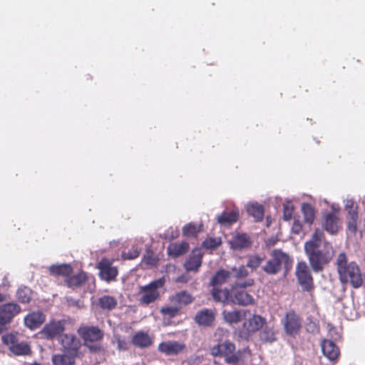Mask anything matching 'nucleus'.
Listing matches in <instances>:
<instances>
[{"mask_svg":"<svg viewBox=\"0 0 365 365\" xmlns=\"http://www.w3.org/2000/svg\"><path fill=\"white\" fill-rule=\"evenodd\" d=\"M358 218L357 213H352V215L349 216V222L347 225V229L349 232L355 233L357 229L356 221Z\"/></svg>","mask_w":365,"mask_h":365,"instance_id":"45","label":"nucleus"},{"mask_svg":"<svg viewBox=\"0 0 365 365\" xmlns=\"http://www.w3.org/2000/svg\"><path fill=\"white\" fill-rule=\"evenodd\" d=\"M303 229L302 222L299 219L294 217L293 225L292 226V232L294 234H299Z\"/></svg>","mask_w":365,"mask_h":365,"instance_id":"47","label":"nucleus"},{"mask_svg":"<svg viewBox=\"0 0 365 365\" xmlns=\"http://www.w3.org/2000/svg\"><path fill=\"white\" fill-rule=\"evenodd\" d=\"M215 319V312L212 309H203L200 310L195 317V322L202 327H210Z\"/></svg>","mask_w":365,"mask_h":365,"instance_id":"17","label":"nucleus"},{"mask_svg":"<svg viewBox=\"0 0 365 365\" xmlns=\"http://www.w3.org/2000/svg\"><path fill=\"white\" fill-rule=\"evenodd\" d=\"M345 210L348 212V215H352V213H357V207L352 200H346L345 201Z\"/></svg>","mask_w":365,"mask_h":365,"instance_id":"46","label":"nucleus"},{"mask_svg":"<svg viewBox=\"0 0 365 365\" xmlns=\"http://www.w3.org/2000/svg\"><path fill=\"white\" fill-rule=\"evenodd\" d=\"M346 299H347V302H343V306H344V310L343 311H344V313L345 314H346L347 311L349 309H351V308L353 307V297H352V296H351L349 297H345L343 299V300H346Z\"/></svg>","mask_w":365,"mask_h":365,"instance_id":"49","label":"nucleus"},{"mask_svg":"<svg viewBox=\"0 0 365 365\" xmlns=\"http://www.w3.org/2000/svg\"><path fill=\"white\" fill-rule=\"evenodd\" d=\"M86 346L88 347V349L91 351H93V352H98L101 349V347L98 344L89 345L88 343H87Z\"/></svg>","mask_w":365,"mask_h":365,"instance_id":"51","label":"nucleus"},{"mask_svg":"<svg viewBox=\"0 0 365 365\" xmlns=\"http://www.w3.org/2000/svg\"><path fill=\"white\" fill-rule=\"evenodd\" d=\"M189 249V245L186 242L180 243H171L168 247V254L172 257H178L185 254Z\"/></svg>","mask_w":365,"mask_h":365,"instance_id":"24","label":"nucleus"},{"mask_svg":"<svg viewBox=\"0 0 365 365\" xmlns=\"http://www.w3.org/2000/svg\"><path fill=\"white\" fill-rule=\"evenodd\" d=\"M99 306L103 309L111 310L117 306V300L111 296H103L98 299Z\"/></svg>","mask_w":365,"mask_h":365,"instance_id":"34","label":"nucleus"},{"mask_svg":"<svg viewBox=\"0 0 365 365\" xmlns=\"http://www.w3.org/2000/svg\"><path fill=\"white\" fill-rule=\"evenodd\" d=\"M295 274L298 283L304 290L309 291L313 286V278L309 267L305 262H299L296 266Z\"/></svg>","mask_w":365,"mask_h":365,"instance_id":"7","label":"nucleus"},{"mask_svg":"<svg viewBox=\"0 0 365 365\" xmlns=\"http://www.w3.org/2000/svg\"><path fill=\"white\" fill-rule=\"evenodd\" d=\"M220 243V239L209 238L203 242L202 245L205 249L213 250L217 247Z\"/></svg>","mask_w":365,"mask_h":365,"instance_id":"42","label":"nucleus"},{"mask_svg":"<svg viewBox=\"0 0 365 365\" xmlns=\"http://www.w3.org/2000/svg\"><path fill=\"white\" fill-rule=\"evenodd\" d=\"M132 342L136 346L144 348L152 344V339L148 334L138 331L133 336Z\"/></svg>","mask_w":365,"mask_h":365,"instance_id":"30","label":"nucleus"},{"mask_svg":"<svg viewBox=\"0 0 365 365\" xmlns=\"http://www.w3.org/2000/svg\"><path fill=\"white\" fill-rule=\"evenodd\" d=\"M230 248L233 250L240 251L248 249L252 245V240L246 233H234L228 241Z\"/></svg>","mask_w":365,"mask_h":365,"instance_id":"15","label":"nucleus"},{"mask_svg":"<svg viewBox=\"0 0 365 365\" xmlns=\"http://www.w3.org/2000/svg\"><path fill=\"white\" fill-rule=\"evenodd\" d=\"M235 351V346L230 341H225L211 348V354L225 359L227 364H237L240 361V354Z\"/></svg>","mask_w":365,"mask_h":365,"instance_id":"5","label":"nucleus"},{"mask_svg":"<svg viewBox=\"0 0 365 365\" xmlns=\"http://www.w3.org/2000/svg\"><path fill=\"white\" fill-rule=\"evenodd\" d=\"M294 211V206L290 202H287L284 204V213H283V219L285 221H289L291 220L292 217V213Z\"/></svg>","mask_w":365,"mask_h":365,"instance_id":"44","label":"nucleus"},{"mask_svg":"<svg viewBox=\"0 0 365 365\" xmlns=\"http://www.w3.org/2000/svg\"><path fill=\"white\" fill-rule=\"evenodd\" d=\"M249 312L245 309H235L232 311H223L222 316L224 320L230 324H237L241 322Z\"/></svg>","mask_w":365,"mask_h":365,"instance_id":"20","label":"nucleus"},{"mask_svg":"<svg viewBox=\"0 0 365 365\" xmlns=\"http://www.w3.org/2000/svg\"><path fill=\"white\" fill-rule=\"evenodd\" d=\"M86 277L83 272L75 274L67 279L68 285L71 287H77L86 282Z\"/></svg>","mask_w":365,"mask_h":365,"instance_id":"36","label":"nucleus"},{"mask_svg":"<svg viewBox=\"0 0 365 365\" xmlns=\"http://www.w3.org/2000/svg\"><path fill=\"white\" fill-rule=\"evenodd\" d=\"M20 312V307L15 303H8L0 307V333L4 326L9 323L14 317Z\"/></svg>","mask_w":365,"mask_h":365,"instance_id":"12","label":"nucleus"},{"mask_svg":"<svg viewBox=\"0 0 365 365\" xmlns=\"http://www.w3.org/2000/svg\"><path fill=\"white\" fill-rule=\"evenodd\" d=\"M65 331V322L63 321H51L46 324L42 329L41 334L46 339H53L63 335Z\"/></svg>","mask_w":365,"mask_h":365,"instance_id":"10","label":"nucleus"},{"mask_svg":"<svg viewBox=\"0 0 365 365\" xmlns=\"http://www.w3.org/2000/svg\"><path fill=\"white\" fill-rule=\"evenodd\" d=\"M231 279V273L229 271L221 269L212 278L211 284L213 287H218L230 282Z\"/></svg>","mask_w":365,"mask_h":365,"instance_id":"31","label":"nucleus"},{"mask_svg":"<svg viewBox=\"0 0 365 365\" xmlns=\"http://www.w3.org/2000/svg\"><path fill=\"white\" fill-rule=\"evenodd\" d=\"M276 242H277V240H276V239H274V238H270V239H269V240H267V242H266V245H267V246H269V247H270V246H273V245H275Z\"/></svg>","mask_w":365,"mask_h":365,"instance_id":"54","label":"nucleus"},{"mask_svg":"<svg viewBox=\"0 0 365 365\" xmlns=\"http://www.w3.org/2000/svg\"><path fill=\"white\" fill-rule=\"evenodd\" d=\"M170 301L175 305L185 306L191 304L194 298L186 291H181L175 293L169 298Z\"/></svg>","mask_w":365,"mask_h":365,"instance_id":"22","label":"nucleus"},{"mask_svg":"<svg viewBox=\"0 0 365 365\" xmlns=\"http://www.w3.org/2000/svg\"><path fill=\"white\" fill-rule=\"evenodd\" d=\"M49 272L51 274L57 275H68L71 272V267L69 264H53L50 266Z\"/></svg>","mask_w":365,"mask_h":365,"instance_id":"33","label":"nucleus"},{"mask_svg":"<svg viewBox=\"0 0 365 365\" xmlns=\"http://www.w3.org/2000/svg\"><path fill=\"white\" fill-rule=\"evenodd\" d=\"M304 250L314 272H322L334 254L331 244L324 240V233L319 228H316L312 238L305 242Z\"/></svg>","mask_w":365,"mask_h":365,"instance_id":"1","label":"nucleus"},{"mask_svg":"<svg viewBox=\"0 0 365 365\" xmlns=\"http://www.w3.org/2000/svg\"><path fill=\"white\" fill-rule=\"evenodd\" d=\"M260 338L263 341L272 342L275 341V332L273 329L265 327L260 334Z\"/></svg>","mask_w":365,"mask_h":365,"instance_id":"40","label":"nucleus"},{"mask_svg":"<svg viewBox=\"0 0 365 365\" xmlns=\"http://www.w3.org/2000/svg\"><path fill=\"white\" fill-rule=\"evenodd\" d=\"M76 356L62 352L61 354H53L51 357L53 365H75Z\"/></svg>","mask_w":365,"mask_h":365,"instance_id":"23","label":"nucleus"},{"mask_svg":"<svg viewBox=\"0 0 365 365\" xmlns=\"http://www.w3.org/2000/svg\"><path fill=\"white\" fill-rule=\"evenodd\" d=\"M4 297L2 294H0V302H2L4 300Z\"/></svg>","mask_w":365,"mask_h":365,"instance_id":"55","label":"nucleus"},{"mask_svg":"<svg viewBox=\"0 0 365 365\" xmlns=\"http://www.w3.org/2000/svg\"><path fill=\"white\" fill-rule=\"evenodd\" d=\"M142 262L146 265L153 266L157 263L156 259L150 255H148L143 257Z\"/></svg>","mask_w":365,"mask_h":365,"instance_id":"50","label":"nucleus"},{"mask_svg":"<svg viewBox=\"0 0 365 365\" xmlns=\"http://www.w3.org/2000/svg\"><path fill=\"white\" fill-rule=\"evenodd\" d=\"M282 322L286 334L289 336L297 334L302 327L300 318L294 312L287 313Z\"/></svg>","mask_w":365,"mask_h":365,"instance_id":"9","label":"nucleus"},{"mask_svg":"<svg viewBox=\"0 0 365 365\" xmlns=\"http://www.w3.org/2000/svg\"><path fill=\"white\" fill-rule=\"evenodd\" d=\"M45 321L44 314L40 312H34L29 314L24 319L25 325L31 329L38 327Z\"/></svg>","mask_w":365,"mask_h":365,"instance_id":"21","label":"nucleus"},{"mask_svg":"<svg viewBox=\"0 0 365 365\" xmlns=\"http://www.w3.org/2000/svg\"><path fill=\"white\" fill-rule=\"evenodd\" d=\"M292 263V260L287 253L276 249L271 252V258L262 267V269L268 274H276L282 267L289 269Z\"/></svg>","mask_w":365,"mask_h":365,"instance_id":"3","label":"nucleus"},{"mask_svg":"<svg viewBox=\"0 0 365 365\" xmlns=\"http://www.w3.org/2000/svg\"><path fill=\"white\" fill-rule=\"evenodd\" d=\"M264 319L258 315H253L247 321H246L243 326L248 332H255L258 331L264 324Z\"/></svg>","mask_w":365,"mask_h":365,"instance_id":"27","label":"nucleus"},{"mask_svg":"<svg viewBox=\"0 0 365 365\" xmlns=\"http://www.w3.org/2000/svg\"><path fill=\"white\" fill-rule=\"evenodd\" d=\"M99 269L100 277L106 282L114 280L118 275L116 267L112 265L111 262L107 259H103L97 265Z\"/></svg>","mask_w":365,"mask_h":365,"instance_id":"16","label":"nucleus"},{"mask_svg":"<svg viewBox=\"0 0 365 365\" xmlns=\"http://www.w3.org/2000/svg\"><path fill=\"white\" fill-rule=\"evenodd\" d=\"M127 347V344L124 340L120 339H118V348L119 349H125Z\"/></svg>","mask_w":365,"mask_h":365,"instance_id":"52","label":"nucleus"},{"mask_svg":"<svg viewBox=\"0 0 365 365\" xmlns=\"http://www.w3.org/2000/svg\"><path fill=\"white\" fill-rule=\"evenodd\" d=\"M247 212L256 220L259 221L263 218L264 210L261 205L257 202H250L247 205Z\"/></svg>","mask_w":365,"mask_h":365,"instance_id":"32","label":"nucleus"},{"mask_svg":"<svg viewBox=\"0 0 365 365\" xmlns=\"http://www.w3.org/2000/svg\"><path fill=\"white\" fill-rule=\"evenodd\" d=\"M301 212L304 217V223L310 227L315 219V208L309 203H302L301 206Z\"/></svg>","mask_w":365,"mask_h":365,"instance_id":"25","label":"nucleus"},{"mask_svg":"<svg viewBox=\"0 0 365 365\" xmlns=\"http://www.w3.org/2000/svg\"><path fill=\"white\" fill-rule=\"evenodd\" d=\"M335 264L341 283H350L355 289L362 285L363 279L359 267L355 262H349L344 252L339 254Z\"/></svg>","mask_w":365,"mask_h":365,"instance_id":"2","label":"nucleus"},{"mask_svg":"<svg viewBox=\"0 0 365 365\" xmlns=\"http://www.w3.org/2000/svg\"><path fill=\"white\" fill-rule=\"evenodd\" d=\"M322 351L324 356L331 361H335L339 355V349L331 340H323L321 344Z\"/></svg>","mask_w":365,"mask_h":365,"instance_id":"19","label":"nucleus"},{"mask_svg":"<svg viewBox=\"0 0 365 365\" xmlns=\"http://www.w3.org/2000/svg\"><path fill=\"white\" fill-rule=\"evenodd\" d=\"M185 349V344L176 341L162 342L158 346V350L166 355H177Z\"/></svg>","mask_w":365,"mask_h":365,"instance_id":"18","label":"nucleus"},{"mask_svg":"<svg viewBox=\"0 0 365 365\" xmlns=\"http://www.w3.org/2000/svg\"><path fill=\"white\" fill-rule=\"evenodd\" d=\"M238 210L234 209L230 212H224L217 217V222L222 225H230L238 219Z\"/></svg>","mask_w":365,"mask_h":365,"instance_id":"29","label":"nucleus"},{"mask_svg":"<svg viewBox=\"0 0 365 365\" xmlns=\"http://www.w3.org/2000/svg\"><path fill=\"white\" fill-rule=\"evenodd\" d=\"M231 303L240 306H248L255 303L253 297L246 289L241 288L231 289Z\"/></svg>","mask_w":365,"mask_h":365,"instance_id":"14","label":"nucleus"},{"mask_svg":"<svg viewBox=\"0 0 365 365\" xmlns=\"http://www.w3.org/2000/svg\"><path fill=\"white\" fill-rule=\"evenodd\" d=\"M2 341L9 346V350L15 355H29L31 348L28 343L19 341L14 334H7L2 336Z\"/></svg>","mask_w":365,"mask_h":365,"instance_id":"6","label":"nucleus"},{"mask_svg":"<svg viewBox=\"0 0 365 365\" xmlns=\"http://www.w3.org/2000/svg\"><path fill=\"white\" fill-rule=\"evenodd\" d=\"M78 335L83 339L84 344L101 340L103 336V331L97 327H81L77 331Z\"/></svg>","mask_w":365,"mask_h":365,"instance_id":"13","label":"nucleus"},{"mask_svg":"<svg viewBox=\"0 0 365 365\" xmlns=\"http://www.w3.org/2000/svg\"><path fill=\"white\" fill-rule=\"evenodd\" d=\"M32 292L27 287H21L16 292L18 299L22 303H29L31 299Z\"/></svg>","mask_w":365,"mask_h":365,"instance_id":"35","label":"nucleus"},{"mask_svg":"<svg viewBox=\"0 0 365 365\" xmlns=\"http://www.w3.org/2000/svg\"><path fill=\"white\" fill-rule=\"evenodd\" d=\"M229 272L231 273V278L242 279L249 275V272L244 265L234 267Z\"/></svg>","mask_w":365,"mask_h":365,"instance_id":"37","label":"nucleus"},{"mask_svg":"<svg viewBox=\"0 0 365 365\" xmlns=\"http://www.w3.org/2000/svg\"><path fill=\"white\" fill-rule=\"evenodd\" d=\"M200 231V226L194 223H189L182 228V234L186 237L195 236Z\"/></svg>","mask_w":365,"mask_h":365,"instance_id":"38","label":"nucleus"},{"mask_svg":"<svg viewBox=\"0 0 365 365\" xmlns=\"http://www.w3.org/2000/svg\"><path fill=\"white\" fill-rule=\"evenodd\" d=\"M140 250H141L138 247L133 246L128 252H123L122 253V257L125 259H134L139 256Z\"/></svg>","mask_w":365,"mask_h":365,"instance_id":"41","label":"nucleus"},{"mask_svg":"<svg viewBox=\"0 0 365 365\" xmlns=\"http://www.w3.org/2000/svg\"><path fill=\"white\" fill-rule=\"evenodd\" d=\"M180 311V307L177 306H171V307H162L160 309V312L170 317H173L177 315V314Z\"/></svg>","mask_w":365,"mask_h":365,"instance_id":"43","label":"nucleus"},{"mask_svg":"<svg viewBox=\"0 0 365 365\" xmlns=\"http://www.w3.org/2000/svg\"><path fill=\"white\" fill-rule=\"evenodd\" d=\"M188 281V277L185 275H181L178 277L176 279V282H180V283H185Z\"/></svg>","mask_w":365,"mask_h":365,"instance_id":"53","label":"nucleus"},{"mask_svg":"<svg viewBox=\"0 0 365 365\" xmlns=\"http://www.w3.org/2000/svg\"><path fill=\"white\" fill-rule=\"evenodd\" d=\"M202 254L200 251L193 252L192 255L185 263V267L187 271H196L202 264Z\"/></svg>","mask_w":365,"mask_h":365,"instance_id":"28","label":"nucleus"},{"mask_svg":"<svg viewBox=\"0 0 365 365\" xmlns=\"http://www.w3.org/2000/svg\"><path fill=\"white\" fill-rule=\"evenodd\" d=\"M211 294L213 299L217 302L223 304L231 303V289L229 291L227 289H222L218 287H213Z\"/></svg>","mask_w":365,"mask_h":365,"instance_id":"26","label":"nucleus"},{"mask_svg":"<svg viewBox=\"0 0 365 365\" xmlns=\"http://www.w3.org/2000/svg\"><path fill=\"white\" fill-rule=\"evenodd\" d=\"M164 284L165 279L161 278L141 287L140 289V303L148 305L157 300L160 297L159 289L162 288Z\"/></svg>","mask_w":365,"mask_h":365,"instance_id":"4","label":"nucleus"},{"mask_svg":"<svg viewBox=\"0 0 365 365\" xmlns=\"http://www.w3.org/2000/svg\"><path fill=\"white\" fill-rule=\"evenodd\" d=\"M322 225L330 235H336L341 229V222L335 212L324 215Z\"/></svg>","mask_w":365,"mask_h":365,"instance_id":"11","label":"nucleus"},{"mask_svg":"<svg viewBox=\"0 0 365 365\" xmlns=\"http://www.w3.org/2000/svg\"><path fill=\"white\" fill-rule=\"evenodd\" d=\"M264 259V257L257 255H250L248 257V260L246 265L247 267L255 269L261 264Z\"/></svg>","mask_w":365,"mask_h":365,"instance_id":"39","label":"nucleus"},{"mask_svg":"<svg viewBox=\"0 0 365 365\" xmlns=\"http://www.w3.org/2000/svg\"><path fill=\"white\" fill-rule=\"evenodd\" d=\"M254 279H247L244 282H239L236 283L234 286H232V288H241L245 289L246 287H252L254 284Z\"/></svg>","mask_w":365,"mask_h":365,"instance_id":"48","label":"nucleus"},{"mask_svg":"<svg viewBox=\"0 0 365 365\" xmlns=\"http://www.w3.org/2000/svg\"><path fill=\"white\" fill-rule=\"evenodd\" d=\"M58 343L62 352H66L78 356L81 342L75 335L64 334L58 337Z\"/></svg>","mask_w":365,"mask_h":365,"instance_id":"8","label":"nucleus"}]
</instances>
